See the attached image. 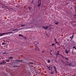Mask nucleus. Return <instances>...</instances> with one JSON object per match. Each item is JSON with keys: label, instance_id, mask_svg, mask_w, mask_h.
Returning a JSON list of instances; mask_svg holds the SVG:
<instances>
[{"label": "nucleus", "instance_id": "nucleus-38", "mask_svg": "<svg viewBox=\"0 0 76 76\" xmlns=\"http://www.w3.org/2000/svg\"><path fill=\"white\" fill-rule=\"evenodd\" d=\"M3 62H4V61H5L3 60Z\"/></svg>", "mask_w": 76, "mask_h": 76}, {"label": "nucleus", "instance_id": "nucleus-45", "mask_svg": "<svg viewBox=\"0 0 76 76\" xmlns=\"http://www.w3.org/2000/svg\"><path fill=\"white\" fill-rule=\"evenodd\" d=\"M47 67H48V66H47Z\"/></svg>", "mask_w": 76, "mask_h": 76}, {"label": "nucleus", "instance_id": "nucleus-20", "mask_svg": "<svg viewBox=\"0 0 76 76\" xmlns=\"http://www.w3.org/2000/svg\"><path fill=\"white\" fill-rule=\"evenodd\" d=\"M59 22H58L56 23H55V25H58V23Z\"/></svg>", "mask_w": 76, "mask_h": 76}, {"label": "nucleus", "instance_id": "nucleus-28", "mask_svg": "<svg viewBox=\"0 0 76 76\" xmlns=\"http://www.w3.org/2000/svg\"><path fill=\"white\" fill-rule=\"evenodd\" d=\"M2 45H4V44H5V43H4L2 42Z\"/></svg>", "mask_w": 76, "mask_h": 76}, {"label": "nucleus", "instance_id": "nucleus-54", "mask_svg": "<svg viewBox=\"0 0 76 76\" xmlns=\"http://www.w3.org/2000/svg\"><path fill=\"white\" fill-rule=\"evenodd\" d=\"M51 69H52V68H51Z\"/></svg>", "mask_w": 76, "mask_h": 76}, {"label": "nucleus", "instance_id": "nucleus-7", "mask_svg": "<svg viewBox=\"0 0 76 76\" xmlns=\"http://www.w3.org/2000/svg\"><path fill=\"white\" fill-rule=\"evenodd\" d=\"M5 1H4V4H5L7 5L8 4L7 2H6V0H4Z\"/></svg>", "mask_w": 76, "mask_h": 76}, {"label": "nucleus", "instance_id": "nucleus-1", "mask_svg": "<svg viewBox=\"0 0 76 76\" xmlns=\"http://www.w3.org/2000/svg\"><path fill=\"white\" fill-rule=\"evenodd\" d=\"M12 34L13 32H7L6 33H0V37H2V36H3V35H6V34Z\"/></svg>", "mask_w": 76, "mask_h": 76}, {"label": "nucleus", "instance_id": "nucleus-22", "mask_svg": "<svg viewBox=\"0 0 76 76\" xmlns=\"http://www.w3.org/2000/svg\"><path fill=\"white\" fill-rule=\"evenodd\" d=\"M69 66H71L72 65V63H70V64H69Z\"/></svg>", "mask_w": 76, "mask_h": 76}, {"label": "nucleus", "instance_id": "nucleus-41", "mask_svg": "<svg viewBox=\"0 0 76 76\" xmlns=\"http://www.w3.org/2000/svg\"><path fill=\"white\" fill-rule=\"evenodd\" d=\"M66 63H68V62H67V61H66Z\"/></svg>", "mask_w": 76, "mask_h": 76}, {"label": "nucleus", "instance_id": "nucleus-39", "mask_svg": "<svg viewBox=\"0 0 76 76\" xmlns=\"http://www.w3.org/2000/svg\"><path fill=\"white\" fill-rule=\"evenodd\" d=\"M52 51H53V50H52L51 51L50 53H51V52H52Z\"/></svg>", "mask_w": 76, "mask_h": 76}, {"label": "nucleus", "instance_id": "nucleus-33", "mask_svg": "<svg viewBox=\"0 0 76 76\" xmlns=\"http://www.w3.org/2000/svg\"><path fill=\"white\" fill-rule=\"evenodd\" d=\"M50 68V66H49V67H48V69H49Z\"/></svg>", "mask_w": 76, "mask_h": 76}, {"label": "nucleus", "instance_id": "nucleus-8", "mask_svg": "<svg viewBox=\"0 0 76 76\" xmlns=\"http://www.w3.org/2000/svg\"><path fill=\"white\" fill-rule=\"evenodd\" d=\"M58 55H59V51H57V53L56 54L57 57V56H58Z\"/></svg>", "mask_w": 76, "mask_h": 76}, {"label": "nucleus", "instance_id": "nucleus-48", "mask_svg": "<svg viewBox=\"0 0 76 76\" xmlns=\"http://www.w3.org/2000/svg\"><path fill=\"white\" fill-rule=\"evenodd\" d=\"M66 65H67V66H68V64H66Z\"/></svg>", "mask_w": 76, "mask_h": 76}, {"label": "nucleus", "instance_id": "nucleus-12", "mask_svg": "<svg viewBox=\"0 0 76 76\" xmlns=\"http://www.w3.org/2000/svg\"><path fill=\"white\" fill-rule=\"evenodd\" d=\"M74 36V35H73H73H72L71 36L72 39L71 40V41H72V39L73 38V37Z\"/></svg>", "mask_w": 76, "mask_h": 76}, {"label": "nucleus", "instance_id": "nucleus-4", "mask_svg": "<svg viewBox=\"0 0 76 76\" xmlns=\"http://www.w3.org/2000/svg\"><path fill=\"white\" fill-rule=\"evenodd\" d=\"M38 5H37L38 7H39V9H40V7H41V1L40 0V2L38 1Z\"/></svg>", "mask_w": 76, "mask_h": 76}, {"label": "nucleus", "instance_id": "nucleus-49", "mask_svg": "<svg viewBox=\"0 0 76 76\" xmlns=\"http://www.w3.org/2000/svg\"><path fill=\"white\" fill-rule=\"evenodd\" d=\"M7 42H8V41H6V42H7Z\"/></svg>", "mask_w": 76, "mask_h": 76}, {"label": "nucleus", "instance_id": "nucleus-52", "mask_svg": "<svg viewBox=\"0 0 76 76\" xmlns=\"http://www.w3.org/2000/svg\"><path fill=\"white\" fill-rule=\"evenodd\" d=\"M0 59L1 60V58H0Z\"/></svg>", "mask_w": 76, "mask_h": 76}, {"label": "nucleus", "instance_id": "nucleus-34", "mask_svg": "<svg viewBox=\"0 0 76 76\" xmlns=\"http://www.w3.org/2000/svg\"><path fill=\"white\" fill-rule=\"evenodd\" d=\"M49 70H51V69H50V68H49Z\"/></svg>", "mask_w": 76, "mask_h": 76}, {"label": "nucleus", "instance_id": "nucleus-6", "mask_svg": "<svg viewBox=\"0 0 76 76\" xmlns=\"http://www.w3.org/2000/svg\"><path fill=\"white\" fill-rule=\"evenodd\" d=\"M70 49H68L67 50V49H65V52L66 53V54H68V53H69V51H70Z\"/></svg>", "mask_w": 76, "mask_h": 76}, {"label": "nucleus", "instance_id": "nucleus-9", "mask_svg": "<svg viewBox=\"0 0 76 76\" xmlns=\"http://www.w3.org/2000/svg\"><path fill=\"white\" fill-rule=\"evenodd\" d=\"M55 44H56L58 45H60V43L58 42H55Z\"/></svg>", "mask_w": 76, "mask_h": 76}, {"label": "nucleus", "instance_id": "nucleus-32", "mask_svg": "<svg viewBox=\"0 0 76 76\" xmlns=\"http://www.w3.org/2000/svg\"><path fill=\"white\" fill-rule=\"evenodd\" d=\"M50 55H51V56H52V55H53V54H52V53H50Z\"/></svg>", "mask_w": 76, "mask_h": 76}, {"label": "nucleus", "instance_id": "nucleus-11", "mask_svg": "<svg viewBox=\"0 0 76 76\" xmlns=\"http://www.w3.org/2000/svg\"><path fill=\"white\" fill-rule=\"evenodd\" d=\"M21 61V62H22V61H23L22 60H16L15 61Z\"/></svg>", "mask_w": 76, "mask_h": 76}, {"label": "nucleus", "instance_id": "nucleus-40", "mask_svg": "<svg viewBox=\"0 0 76 76\" xmlns=\"http://www.w3.org/2000/svg\"><path fill=\"white\" fill-rule=\"evenodd\" d=\"M75 50H76V47L75 48Z\"/></svg>", "mask_w": 76, "mask_h": 76}, {"label": "nucleus", "instance_id": "nucleus-50", "mask_svg": "<svg viewBox=\"0 0 76 76\" xmlns=\"http://www.w3.org/2000/svg\"><path fill=\"white\" fill-rule=\"evenodd\" d=\"M74 76H76V75H74Z\"/></svg>", "mask_w": 76, "mask_h": 76}, {"label": "nucleus", "instance_id": "nucleus-27", "mask_svg": "<svg viewBox=\"0 0 76 76\" xmlns=\"http://www.w3.org/2000/svg\"><path fill=\"white\" fill-rule=\"evenodd\" d=\"M62 62L63 64H65L64 62V61H62Z\"/></svg>", "mask_w": 76, "mask_h": 76}, {"label": "nucleus", "instance_id": "nucleus-15", "mask_svg": "<svg viewBox=\"0 0 76 76\" xmlns=\"http://www.w3.org/2000/svg\"><path fill=\"white\" fill-rule=\"evenodd\" d=\"M50 62H51V61H50V60L49 59H48V63H50Z\"/></svg>", "mask_w": 76, "mask_h": 76}, {"label": "nucleus", "instance_id": "nucleus-35", "mask_svg": "<svg viewBox=\"0 0 76 76\" xmlns=\"http://www.w3.org/2000/svg\"><path fill=\"white\" fill-rule=\"evenodd\" d=\"M69 38H71V39H72V37H69Z\"/></svg>", "mask_w": 76, "mask_h": 76}, {"label": "nucleus", "instance_id": "nucleus-46", "mask_svg": "<svg viewBox=\"0 0 76 76\" xmlns=\"http://www.w3.org/2000/svg\"><path fill=\"white\" fill-rule=\"evenodd\" d=\"M61 60V61H63V60Z\"/></svg>", "mask_w": 76, "mask_h": 76}, {"label": "nucleus", "instance_id": "nucleus-44", "mask_svg": "<svg viewBox=\"0 0 76 76\" xmlns=\"http://www.w3.org/2000/svg\"><path fill=\"white\" fill-rule=\"evenodd\" d=\"M2 7V8H3V7L4 8V7Z\"/></svg>", "mask_w": 76, "mask_h": 76}, {"label": "nucleus", "instance_id": "nucleus-31", "mask_svg": "<svg viewBox=\"0 0 76 76\" xmlns=\"http://www.w3.org/2000/svg\"><path fill=\"white\" fill-rule=\"evenodd\" d=\"M73 48H75V46L73 47Z\"/></svg>", "mask_w": 76, "mask_h": 76}, {"label": "nucleus", "instance_id": "nucleus-17", "mask_svg": "<svg viewBox=\"0 0 76 76\" xmlns=\"http://www.w3.org/2000/svg\"><path fill=\"white\" fill-rule=\"evenodd\" d=\"M13 58L12 57H10L9 58V59H13Z\"/></svg>", "mask_w": 76, "mask_h": 76}, {"label": "nucleus", "instance_id": "nucleus-16", "mask_svg": "<svg viewBox=\"0 0 76 76\" xmlns=\"http://www.w3.org/2000/svg\"><path fill=\"white\" fill-rule=\"evenodd\" d=\"M54 73V72L51 71V72H50V74H51V75H53V74Z\"/></svg>", "mask_w": 76, "mask_h": 76}, {"label": "nucleus", "instance_id": "nucleus-19", "mask_svg": "<svg viewBox=\"0 0 76 76\" xmlns=\"http://www.w3.org/2000/svg\"><path fill=\"white\" fill-rule=\"evenodd\" d=\"M51 45L52 46H53V47L54 45H55V44L53 43V44H52Z\"/></svg>", "mask_w": 76, "mask_h": 76}, {"label": "nucleus", "instance_id": "nucleus-36", "mask_svg": "<svg viewBox=\"0 0 76 76\" xmlns=\"http://www.w3.org/2000/svg\"><path fill=\"white\" fill-rule=\"evenodd\" d=\"M3 64H5V63L4 62H3Z\"/></svg>", "mask_w": 76, "mask_h": 76}, {"label": "nucleus", "instance_id": "nucleus-30", "mask_svg": "<svg viewBox=\"0 0 76 76\" xmlns=\"http://www.w3.org/2000/svg\"><path fill=\"white\" fill-rule=\"evenodd\" d=\"M33 1H34L33 0L32 2H31V4H32V3H33Z\"/></svg>", "mask_w": 76, "mask_h": 76}, {"label": "nucleus", "instance_id": "nucleus-13", "mask_svg": "<svg viewBox=\"0 0 76 76\" xmlns=\"http://www.w3.org/2000/svg\"><path fill=\"white\" fill-rule=\"evenodd\" d=\"M18 30V29L17 28L15 29H13L12 31H17Z\"/></svg>", "mask_w": 76, "mask_h": 76}, {"label": "nucleus", "instance_id": "nucleus-21", "mask_svg": "<svg viewBox=\"0 0 76 76\" xmlns=\"http://www.w3.org/2000/svg\"><path fill=\"white\" fill-rule=\"evenodd\" d=\"M54 40L55 41V42H57V40H56V39L55 38Z\"/></svg>", "mask_w": 76, "mask_h": 76}, {"label": "nucleus", "instance_id": "nucleus-43", "mask_svg": "<svg viewBox=\"0 0 76 76\" xmlns=\"http://www.w3.org/2000/svg\"><path fill=\"white\" fill-rule=\"evenodd\" d=\"M28 9H30V8H29V7Z\"/></svg>", "mask_w": 76, "mask_h": 76}, {"label": "nucleus", "instance_id": "nucleus-29", "mask_svg": "<svg viewBox=\"0 0 76 76\" xmlns=\"http://www.w3.org/2000/svg\"><path fill=\"white\" fill-rule=\"evenodd\" d=\"M3 64V62H1V63H0V64H1H1Z\"/></svg>", "mask_w": 76, "mask_h": 76}, {"label": "nucleus", "instance_id": "nucleus-25", "mask_svg": "<svg viewBox=\"0 0 76 76\" xmlns=\"http://www.w3.org/2000/svg\"><path fill=\"white\" fill-rule=\"evenodd\" d=\"M65 59H66V60H69V58H65Z\"/></svg>", "mask_w": 76, "mask_h": 76}, {"label": "nucleus", "instance_id": "nucleus-47", "mask_svg": "<svg viewBox=\"0 0 76 76\" xmlns=\"http://www.w3.org/2000/svg\"><path fill=\"white\" fill-rule=\"evenodd\" d=\"M36 73H37L38 72H37Z\"/></svg>", "mask_w": 76, "mask_h": 76}, {"label": "nucleus", "instance_id": "nucleus-26", "mask_svg": "<svg viewBox=\"0 0 76 76\" xmlns=\"http://www.w3.org/2000/svg\"><path fill=\"white\" fill-rule=\"evenodd\" d=\"M62 56V57H63V58H65V59H66V57H64L63 56Z\"/></svg>", "mask_w": 76, "mask_h": 76}, {"label": "nucleus", "instance_id": "nucleus-42", "mask_svg": "<svg viewBox=\"0 0 76 76\" xmlns=\"http://www.w3.org/2000/svg\"><path fill=\"white\" fill-rule=\"evenodd\" d=\"M5 63H6V61H5Z\"/></svg>", "mask_w": 76, "mask_h": 76}, {"label": "nucleus", "instance_id": "nucleus-2", "mask_svg": "<svg viewBox=\"0 0 76 76\" xmlns=\"http://www.w3.org/2000/svg\"><path fill=\"white\" fill-rule=\"evenodd\" d=\"M38 43H37V44H35V45L36 47L35 48V51H39V49L37 47V45H38Z\"/></svg>", "mask_w": 76, "mask_h": 76}, {"label": "nucleus", "instance_id": "nucleus-23", "mask_svg": "<svg viewBox=\"0 0 76 76\" xmlns=\"http://www.w3.org/2000/svg\"><path fill=\"white\" fill-rule=\"evenodd\" d=\"M45 53V50H43L42 52V53Z\"/></svg>", "mask_w": 76, "mask_h": 76}, {"label": "nucleus", "instance_id": "nucleus-14", "mask_svg": "<svg viewBox=\"0 0 76 76\" xmlns=\"http://www.w3.org/2000/svg\"><path fill=\"white\" fill-rule=\"evenodd\" d=\"M19 37H23V35L22 34H20L19 35Z\"/></svg>", "mask_w": 76, "mask_h": 76}, {"label": "nucleus", "instance_id": "nucleus-24", "mask_svg": "<svg viewBox=\"0 0 76 76\" xmlns=\"http://www.w3.org/2000/svg\"><path fill=\"white\" fill-rule=\"evenodd\" d=\"M3 54H7V53H6V52H4L3 53Z\"/></svg>", "mask_w": 76, "mask_h": 76}, {"label": "nucleus", "instance_id": "nucleus-18", "mask_svg": "<svg viewBox=\"0 0 76 76\" xmlns=\"http://www.w3.org/2000/svg\"><path fill=\"white\" fill-rule=\"evenodd\" d=\"M26 25H21V27H22L23 26H25Z\"/></svg>", "mask_w": 76, "mask_h": 76}, {"label": "nucleus", "instance_id": "nucleus-53", "mask_svg": "<svg viewBox=\"0 0 76 76\" xmlns=\"http://www.w3.org/2000/svg\"><path fill=\"white\" fill-rule=\"evenodd\" d=\"M67 4H69V3H67Z\"/></svg>", "mask_w": 76, "mask_h": 76}, {"label": "nucleus", "instance_id": "nucleus-10", "mask_svg": "<svg viewBox=\"0 0 76 76\" xmlns=\"http://www.w3.org/2000/svg\"><path fill=\"white\" fill-rule=\"evenodd\" d=\"M5 61L6 62H10V59H8V60H6Z\"/></svg>", "mask_w": 76, "mask_h": 76}, {"label": "nucleus", "instance_id": "nucleus-51", "mask_svg": "<svg viewBox=\"0 0 76 76\" xmlns=\"http://www.w3.org/2000/svg\"><path fill=\"white\" fill-rule=\"evenodd\" d=\"M75 16H76V14H75Z\"/></svg>", "mask_w": 76, "mask_h": 76}, {"label": "nucleus", "instance_id": "nucleus-5", "mask_svg": "<svg viewBox=\"0 0 76 76\" xmlns=\"http://www.w3.org/2000/svg\"><path fill=\"white\" fill-rule=\"evenodd\" d=\"M53 68H54L55 69V71L56 72V73H58V72H57V69H56V67L55 66H53Z\"/></svg>", "mask_w": 76, "mask_h": 76}, {"label": "nucleus", "instance_id": "nucleus-3", "mask_svg": "<svg viewBox=\"0 0 76 76\" xmlns=\"http://www.w3.org/2000/svg\"><path fill=\"white\" fill-rule=\"evenodd\" d=\"M50 26H51V25H49L48 26H46L45 27H44V26H43L42 28H44L45 29V30H47V29H48V27H50Z\"/></svg>", "mask_w": 76, "mask_h": 76}, {"label": "nucleus", "instance_id": "nucleus-37", "mask_svg": "<svg viewBox=\"0 0 76 76\" xmlns=\"http://www.w3.org/2000/svg\"><path fill=\"white\" fill-rule=\"evenodd\" d=\"M38 1H39V0H38Z\"/></svg>", "mask_w": 76, "mask_h": 76}]
</instances>
